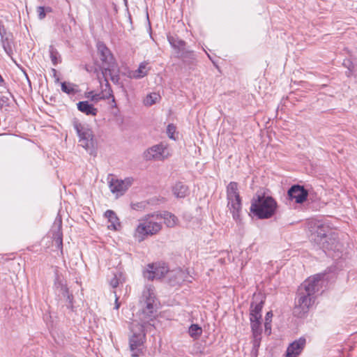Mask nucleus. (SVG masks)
<instances>
[{
  "label": "nucleus",
  "instance_id": "nucleus-52",
  "mask_svg": "<svg viewBox=\"0 0 357 357\" xmlns=\"http://www.w3.org/2000/svg\"><path fill=\"white\" fill-rule=\"evenodd\" d=\"M46 316H47L46 317H43L44 320H47V317H51L50 314H46Z\"/></svg>",
  "mask_w": 357,
  "mask_h": 357
},
{
  "label": "nucleus",
  "instance_id": "nucleus-24",
  "mask_svg": "<svg viewBox=\"0 0 357 357\" xmlns=\"http://www.w3.org/2000/svg\"><path fill=\"white\" fill-rule=\"evenodd\" d=\"M265 301V294H262L261 293L254 294L250 303V307L252 308L250 312H261Z\"/></svg>",
  "mask_w": 357,
  "mask_h": 357
},
{
  "label": "nucleus",
  "instance_id": "nucleus-8",
  "mask_svg": "<svg viewBox=\"0 0 357 357\" xmlns=\"http://www.w3.org/2000/svg\"><path fill=\"white\" fill-rule=\"evenodd\" d=\"M323 275L320 274L314 275L306 279L298 287V292L314 295L318 292L322 287Z\"/></svg>",
  "mask_w": 357,
  "mask_h": 357
},
{
  "label": "nucleus",
  "instance_id": "nucleus-27",
  "mask_svg": "<svg viewBox=\"0 0 357 357\" xmlns=\"http://www.w3.org/2000/svg\"><path fill=\"white\" fill-rule=\"evenodd\" d=\"M1 43L8 56L12 57L13 54V33L9 32L8 35L1 38Z\"/></svg>",
  "mask_w": 357,
  "mask_h": 357
},
{
  "label": "nucleus",
  "instance_id": "nucleus-30",
  "mask_svg": "<svg viewBox=\"0 0 357 357\" xmlns=\"http://www.w3.org/2000/svg\"><path fill=\"white\" fill-rule=\"evenodd\" d=\"M104 79V81L105 82V89H102V93L103 95H105V98H106L107 99H109L110 98H112V102L114 103V105H112V107H116V102H115V98H114V96L113 95V91H112V89L111 88V86L109 83V81H108V79L107 78V75H105V77H103L102 75H101V79Z\"/></svg>",
  "mask_w": 357,
  "mask_h": 357
},
{
  "label": "nucleus",
  "instance_id": "nucleus-53",
  "mask_svg": "<svg viewBox=\"0 0 357 357\" xmlns=\"http://www.w3.org/2000/svg\"><path fill=\"white\" fill-rule=\"evenodd\" d=\"M63 357H76V356H75L74 355H72V354H68V355H66Z\"/></svg>",
  "mask_w": 357,
  "mask_h": 357
},
{
  "label": "nucleus",
  "instance_id": "nucleus-4",
  "mask_svg": "<svg viewBox=\"0 0 357 357\" xmlns=\"http://www.w3.org/2000/svg\"><path fill=\"white\" fill-rule=\"evenodd\" d=\"M250 215L258 220L268 219V196L266 192H257L251 200Z\"/></svg>",
  "mask_w": 357,
  "mask_h": 357
},
{
  "label": "nucleus",
  "instance_id": "nucleus-40",
  "mask_svg": "<svg viewBox=\"0 0 357 357\" xmlns=\"http://www.w3.org/2000/svg\"><path fill=\"white\" fill-rule=\"evenodd\" d=\"M278 205L276 202L271 197H269V218L275 214Z\"/></svg>",
  "mask_w": 357,
  "mask_h": 357
},
{
  "label": "nucleus",
  "instance_id": "nucleus-41",
  "mask_svg": "<svg viewBox=\"0 0 357 357\" xmlns=\"http://www.w3.org/2000/svg\"><path fill=\"white\" fill-rule=\"evenodd\" d=\"M88 93L89 95L86 97L90 98L91 101L98 102L101 99H107L103 94L102 96L100 93L93 94V91H90Z\"/></svg>",
  "mask_w": 357,
  "mask_h": 357
},
{
  "label": "nucleus",
  "instance_id": "nucleus-6",
  "mask_svg": "<svg viewBox=\"0 0 357 357\" xmlns=\"http://www.w3.org/2000/svg\"><path fill=\"white\" fill-rule=\"evenodd\" d=\"M96 47L102 64L100 67L101 74L105 77V75H107V71H111L115 67V59L104 42L98 41Z\"/></svg>",
  "mask_w": 357,
  "mask_h": 357
},
{
  "label": "nucleus",
  "instance_id": "nucleus-5",
  "mask_svg": "<svg viewBox=\"0 0 357 357\" xmlns=\"http://www.w3.org/2000/svg\"><path fill=\"white\" fill-rule=\"evenodd\" d=\"M149 218L147 215V218L140 220V223L135 229V237L138 238L139 242L144 241L148 236L158 234L162 229L160 222L150 220Z\"/></svg>",
  "mask_w": 357,
  "mask_h": 357
},
{
  "label": "nucleus",
  "instance_id": "nucleus-16",
  "mask_svg": "<svg viewBox=\"0 0 357 357\" xmlns=\"http://www.w3.org/2000/svg\"><path fill=\"white\" fill-rule=\"evenodd\" d=\"M148 216L155 217L156 219H163L164 223L167 227H174L178 222V219L174 214L166 211L156 214H149Z\"/></svg>",
  "mask_w": 357,
  "mask_h": 357
},
{
  "label": "nucleus",
  "instance_id": "nucleus-37",
  "mask_svg": "<svg viewBox=\"0 0 357 357\" xmlns=\"http://www.w3.org/2000/svg\"><path fill=\"white\" fill-rule=\"evenodd\" d=\"M158 95L156 93L149 94L146 96L144 103L147 106H151L154 105L158 99Z\"/></svg>",
  "mask_w": 357,
  "mask_h": 357
},
{
  "label": "nucleus",
  "instance_id": "nucleus-33",
  "mask_svg": "<svg viewBox=\"0 0 357 357\" xmlns=\"http://www.w3.org/2000/svg\"><path fill=\"white\" fill-rule=\"evenodd\" d=\"M50 56L54 66L61 63V57L57 50L52 45L49 47Z\"/></svg>",
  "mask_w": 357,
  "mask_h": 357
},
{
  "label": "nucleus",
  "instance_id": "nucleus-35",
  "mask_svg": "<svg viewBox=\"0 0 357 357\" xmlns=\"http://www.w3.org/2000/svg\"><path fill=\"white\" fill-rule=\"evenodd\" d=\"M75 85L67 82H63L61 83V91L68 95H74L77 91L74 89Z\"/></svg>",
  "mask_w": 357,
  "mask_h": 357
},
{
  "label": "nucleus",
  "instance_id": "nucleus-43",
  "mask_svg": "<svg viewBox=\"0 0 357 357\" xmlns=\"http://www.w3.org/2000/svg\"><path fill=\"white\" fill-rule=\"evenodd\" d=\"M109 284L113 288H116L119 284V278L117 273L114 275V278L110 280Z\"/></svg>",
  "mask_w": 357,
  "mask_h": 357
},
{
  "label": "nucleus",
  "instance_id": "nucleus-31",
  "mask_svg": "<svg viewBox=\"0 0 357 357\" xmlns=\"http://www.w3.org/2000/svg\"><path fill=\"white\" fill-rule=\"evenodd\" d=\"M148 65L147 61H143L139 63L138 68L133 72L132 77L134 79H141L148 75V70H146Z\"/></svg>",
  "mask_w": 357,
  "mask_h": 357
},
{
  "label": "nucleus",
  "instance_id": "nucleus-22",
  "mask_svg": "<svg viewBox=\"0 0 357 357\" xmlns=\"http://www.w3.org/2000/svg\"><path fill=\"white\" fill-rule=\"evenodd\" d=\"M77 107L79 112L87 116H96L98 112V109L88 100L79 101L77 103Z\"/></svg>",
  "mask_w": 357,
  "mask_h": 357
},
{
  "label": "nucleus",
  "instance_id": "nucleus-26",
  "mask_svg": "<svg viewBox=\"0 0 357 357\" xmlns=\"http://www.w3.org/2000/svg\"><path fill=\"white\" fill-rule=\"evenodd\" d=\"M238 184L235 181H231L227 186V199L228 200H237L241 199L238 188Z\"/></svg>",
  "mask_w": 357,
  "mask_h": 357
},
{
  "label": "nucleus",
  "instance_id": "nucleus-17",
  "mask_svg": "<svg viewBox=\"0 0 357 357\" xmlns=\"http://www.w3.org/2000/svg\"><path fill=\"white\" fill-rule=\"evenodd\" d=\"M288 194L291 199H294L297 203H303L306 200L308 193L302 186L294 185L288 191Z\"/></svg>",
  "mask_w": 357,
  "mask_h": 357
},
{
  "label": "nucleus",
  "instance_id": "nucleus-28",
  "mask_svg": "<svg viewBox=\"0 0 357 357\" xmlns=\"http://www.w3.org/2000/svg\"><path fill=\"white\" fill-rule=\"evenodd\" d=\"M109 186L111 192L113 193L123 194L126 191L125 182H123V180L112 178L109 181Z\"/></svg>",
  "mask_w": 357,
  "mask_h": 357
},
{
  "label": "nucleus",
  "instance_id": "nucleus-49",
  "mask_svg": "<svg viewBox=\"0 0 357 357\" xmlns=\"http://www.w3.org/2000/svg\"><path fill=\"white\" fill-rule=\"evenodd\" d=\"M264 328H265V331H266L268 330V314H265V317H264Z\"/></svg>",
  "mask_w": 357,
  "mask_h": 357
},
{
  "label": "nucleus",
  "instance_id": "nucleus-2",
  "mask_svg": "<svg viewBox=\"0 0 357 357\" xmlns=\"http://www.w3.org/2000/svg\"><path fill=\"white\" fill-rule=\"evenodd\" d=\"M310 231L312 239L324 250L335 248L336 238L329 226L320 221H312L310 223Z\"/></svg>",
  "mask_w": 357,
  "mask_h": 357
},
{
  "label": "nucleus",
  "instance_id": "nucleus-23",
  "mask_svg": "<svg viewBox=\"0 0 357 357\" xmlns=\"http://www.w3.org/2000/svg\"><path fill=\"white\" fill-rule=\"evenodd\" d=\"M54 286L56 289H60V292L64 297H67L68 300L70 303L72 302L73 298V294H69V290L67 286L63 283V280L61 279L60 275L58 273V271L55 272V278L54 280Z\"/></svg>",
  "mask_w": 357,
  "mask_h": 357
},
{
  "label": "nucleus",
  "instance_id": "nucleus-25",
  "mask_svg": "<svg viewBox=\"0 0 357 357\" xmlns=\"http://www.w3.org/2000/svg\"><path fill=\"white\" fill-rule=\"evenodd\" d=\"M174 195L177 198H184L189 195V188L183 182L178 181L172 187Z\"/></svg>",
  "mask_w": 357,
  "mask_h": 357
},
{
  "label": "nucleus",
  "instance_id": "nucleus-38",
  "mask_svg": "<svg viewBox=\"0 0 357 357\" xmlns=\"http://www.w3.org/2000/svg\"><path fill=\"white\" fill-rule=\"evenodd\" d=\"M10 107V100L8 96H0V109H3L4 107Z\"/></svg>",
  "mask_w": 357,
  "mask_h": 357
},
{
  "label": "nucleus",
  "instance_id": "nucleus-15",
  "mask_svg": "<svg viewBox=\"0 0 357 357\" xmlns=\"http://www.w3.org/2000/svg\"><path fill=\"white\" fill-rule=\"evenodd\" d=\"M298 301L296 306L303 311H307L314 304L315 296L314 295H308L307 294L297 293Z\"/></svg>",
  "mask_w": 357,
  "mask_h": 357
},
{
  "label": "nucleus",
  "instance_id": "nucleus-19",
  "mask_svg": "<svg viewBox=\"0 0 357 357\" xmlns=\"http://www.w3.org/2000/svg\"><path fill=\"white\" fill-rule=\"evenodd\" d=\"M167 40L171 47L174 50L176 55L186 50V42L181 39L177 35H168Z\"/></svg>",
  "mask_w": 357,
  "mask_h": 357
},
{
  "label": "nucleus",
  "instance_id": "nucleus-11",
  "mask_svg": "<svg viewBox=\"0 0 357 357\" xmlns=\"http://www.w3.org/2000/svg\"><path fill=\"white\" fill-rule=\"evenodd\" d=\"M53 241L56 248L63 253V231H62V218L58 214L54 220L52 229Z\"/></svg>",
  "mask_w": 357,
  "mask_h": 357
},
{
  "label": "nucleus",
  "instance_id": "nucleus-18",
  "mask_svg": "<svg viewBox=\"0 0 357 357\" xmlns=\"http://www.w3.org/2000/svg\"><path fill=\"white\" fill-rule=\"evenodd\" d=\"M305 344V338H299L298 340L294 341L287 348V357H297L302 351Z\"/></svg>",
  "mask_w": 357,
  "mask_h": 357
},
{
  "label": "nucleus",
  "instance_id": "nucleus-47",
  "mask_svg": "<svg viewBox=\"0 0 357 357\" xmlns=\"http://www.w3.org/2000/svg\"><path fill=\"white\" fill-rule=\"evenodd\" d=\"M17 66H18V68H19L22 70V72L23 73L24 76H25V77H26V79L27 82H29V84H31V81H30V79H29V75H28V74H27V73H26V70H25L22 66H20V65H18V64H17Z\"/></svg>",
  "mask_w": 357,
  "mask_h": 357
},
{
  "label": "nucleus",
  "instance_id": "nucleus-10",
  "mask_svg": "<svg viewBox=\"0 0 357 357\" xmlns=\"http://www.w3.org/2000/svg\"><path fill=\"white\" fill-rule=\"evenodd\" d=\"M168 271V267L165 264L153 263L147 265V268L143 272V275L149 280H153L164 278L165 275H167Z\"/></svg>",
  "mask_w": 357,
  "mask_h": 357
},
{
  "label": "nucleus",
  "instance_id": "nucleus-29",
  "mask_svg": "<svg viewBox=\"0 0 357 357\" xmlns=\"http://www.w3.org/2000/svg\"><path fill=\"white\" fill-rule=\"evenodd\" d=\"M105 216L108 219V221L111 223V225H108V229L117 230V226L120 227V223L119 222V220L115 212L112 210H107L105 212Z\"/></svg>",
  "mask_w": 357,
  "mask_h": 357
},
{
  "label": "nucleus",
  "instance_id": "nucleus-32",
  "mask_svg": "<svg viewBox=\"0 0 357 357\" xmlns=\"http://www.w3.org/2000/svg\"><path fill=\"white\" fill-rule=\"evenodd\" d=\"M100 67L102 66H96L93 64H85L84 66V69L89 73L95 74L99 80L100 84H101V73H100V71H101Z\"/></svg>",
  "mask_w": 357,
  "mask_h": 357
},
{
  "label": "nucleus",
  "instance_id": "nucleus-13",
  "mask_svg": "<svg viewBox=\"0 0 357 357\" xmlns=\"http://www.w3.org/2000/svg\"><path fill=\"white\" fill-rule=\"evenodd\" d=\"M166 147L162 144L153 145L149 148L144 153V158L146 160H158L164 158V153Z\"/></svg>",
  "mask_w": 357,
  "mask_h": 357
},
{
  "label": "nucleus",
  "instance_id": "nucleus-12",
  "mask_svg": "<svg viewBox=\"0 0 357 357\" xmlns=\"http://www.w3.org/2000/svg\"><path fill=\"white\" fill-rule=\"evenodd\" d=\"M187 274L181 268H178L172 271H169L166 276L167 283L172 286L175 287L180 285L185 280Z\"/></svg>",
  "mask_w": 357,
  "mask_h": 357
},
{
  "label": "nucleus",
  "instance_id": "nucleus-14",
  "mask_svg": "<svg viewBox=\"0 0 357 357\" xmlns=\"http://www.w3.org/2000/svg\"><path fill=\"white\" fill-rule=\"evenodd\" d=\"M176 57L181 60L183 63L188 66L190 69H193L197 63V55L193 50H185Z\"/></svg>",
  "mask_w": 357,
  "mask_h": 357
},
{
  "label": "nucleus",
  "instance_id": "nucleus-42",
  "mask_svg": "<svg viewBox=\"0 0 357 357\" xmlns=\"http://www.w3.org/2000/svg\"><path fill=\"white\" fill-rule=\"evenodd\" d=\"M114 68H112V70L111 71H107V73H109V76H110V79L111 81L114 84H116V85H120L121 84V83H120L119 80H120V77H119V75H113L112 74V71H113Z\"/></svg>",
  "mask_w": 357,
  "mask_h": 357
},
{
  "label": "nucleus",
  "instance_id": "nucleus-54",
  "mask_svg": "<svg viewBox=\"0 0 357 357\" xmlns=\"http://www.w3.org/2000/svg\"><path fill=\"white\" fill-rule=\"evenodd\" d=\"M125 1H126V0H124Z\"/></svg>",
  "mask_w": 357,
  "mask_h": 357
},
{
  "label": "nucleus",
  "instance_id": "nucleus-9",
  "mask_svg": "<svg viewBox=\"0 0 357 357\" xmlns=\"http://www.w3.org/2000/svg\"><path fill=\"white\" fill-rule=\"evenodd\" d=\"M262 314H250V320L253 337L252 350L257 351L260 345L262 333Z\"/></svg>",
  "mask_w": 357,
  "mask_h": 357
},
{
  "label": "nucleus",
  "instance_id": "nucleus-21",
  "mask_svg": "<svg viewBox=\"0 0 357 357\" xmlns=\"http://www.w3.org/2000/svg\"><path fill=\"white\" fill-rule=\"evenodd\" d=\"M166 201L164 197H153L147 201H142L136 203L131 204V208L133 210L142 211L146 208V206L149 204L151 205H158L162 203H165Z\"/></svg>",
  "mask_w": 357,
  "mask_h": 357
},
{
  "label": "nucleus",
  "instance_id": "nucleus-7",
  "mask_svg": "<svg viewBox=\"0 0 357 357\" xmlns=\"http://www.w3.org/2000/svg\"><path fill=\"white\" fill-rule=\"evenodd\" d=\"M141 303L143 307L148 312H153L158 309L160 303L155 294V287L152 284H147L142 292Z\"/></svg>",
  "mask_w": 357,
  "mask_h": 357
},
{
  "label": "nucleus",
  "instance_id": "nucleus-1",
  "mask_svg": "<svg viewBox=\"0 0 357 357\" xmlns=\"http://www.w3.org/2000/svg\"><path fill=\"white\" fill-rule=\"evenodd\" d=\"M130 318L129 329L131 335L129 337V347L132 357H139L144 354V343L146 340V333L152 328H155L158 316L155 314H132Z\"/></svg>",
  "mask_w": 357,
  "mask_h": 357
},
{
  "label": "nucleus",
  "instance_id": "nucleus-3",
  "mask_svg": "<svg viewBox=\"0 0 357 357\" xmlns=\"http://www.w3.org/2000/svg\"><path fill=\"white\" fill-rule=\"evenodd\" d=\"M72 123L79 137L80 146L85 149L90 155H95L96 153L97 142L94 138L91 128L88 124L82 123L77 118H74Z\"/></svg>",
  "mask_w": 357,
  "mask_h": 357
},
{
  "label": "nucleus",
  "instance_id": "nucleus-20",
  "mask_svg": "<svg viewBox=\"0 0 357 357\" xmlns=\"http://www.w3.org/2000/svg\"><path fill=\"white\" fill-rule=\"evenodd\" d=\"M227 207L232 214L233 219L235 221L241 220V212L242 210V199L228 200Z\"/></svg>",
  "mask_w": 357,
  "mask_h": 357
},
{
  "label": "nucleus",
  "instance_id": "nucleus-36",
  "mask_svg": "<svg viewBox=\"0 0 357 357\" xmlns=\"http://www.w3.org/2000/svg\"><path fill=\"white\" fill-rule=\"evenodd\" d=\"M50 7L38 6L37 8L38 17L40 20H43L46 17V12H51Z\"/></svg>",
  "mask_w": 357,
  "mask_h": 357
},
{
  "label": "nucleus",
  "instance_id": "nucleus-34",
  "mask_svg": "<svg viewBox=\"0 0 357 357\" xmlns=\"http://www.w3.org/2000/svg\"><path fill=\"white\" fill-rule=\"evenodd\" d=\"M188 333L193 338L199 337L202 333V328L199 325L192 324L189 327Z\"/></svg>",
  "mask_w": 357,
  "mask_h": 357
},
{
  "label": "nucleus",
  "instance_id": "nucleus-51",
  "mask_svg": "<svg viewBox=\"0 0 357 357\" xmlns=\"http://www.w3.org/2000/svg\"><path fill=\"white\" fill-rule=\"evenodd\" d=\"M36 246L34 245H32L31 247H29L27 249L29 250V251H31V252H38V249H35Z\"/></svg>",
  "mask_w": 357,
  "mask_h": 357
},
{
  "label": "nucleus",
  "instance_id": "nucleus-46",
  "mask_svg": "<svg viewBox=\"0 0 357 357\" xmlns=\"http://www.w3.org/2000/svg\"><path fill=\"white\" fill-rule=\"evenodd\" d=\"M132 181L133 179L132 178H126L125 180H123V182H125V187L126 190L128 189L129 187L131 186Z\"/></svg>",
  "mask_w": 357,
  "mask_h": 357
},
{
  "label": "nucleus",
  "instance_id": "nucleus-44",
  "mask_svg": "<svg viewBox=\"0 0 357 357\" xmlns=\"http://www.w3.org/2000/svg\"><path fill=\"white\" fill-rule=\"evenodd\" d=\"M8 35L6 29L1 20H0V36L1 38Z\"/></svg>",
  "mask_w": 357,
  "mask_h": 357
},
{
  "label": "nucleus",
  "instance_id": "nucleus-48",
  "mask_svg": "<svg viewBox=\"0 0 357 357\" xmlns=\"http://www.w3.org/2000/svg\"><path fill=\"white\" fill-rule=\"evenodd\" d=\"M52 75L56 78L55 82H59V78L57 77V71L55 68H52Z\"/></svg>",
  "mask_w": 357,
  "mask_h": 357
},
{
  "label": "nucleus",
  "instance_id": "nucleus-39",
  "mask_svg": "<svg viewBox=\"0 0 357 357\" xmlns=\"http://www.w3.org/2000/svg\"><path fill=\"white\" fill-rule=\"evenodd\" d=\"M176 128L173 123L168 124L167 127V133L168 137L174 140H176V137L174 136V134L176 132Z\"/></svg>",
  "mask_w": 357,
  "mask_h": 357
},
{
  "label": "nucleus",
  "instance_id": "nucleus-50",
  "mask_svg": "<svg viewBox=\"0 0 357 357\" xmlns=\"http://www.w3.org/2000/svg\"><path fill=\"white\" fill-rule=\"evenodd\" d=\"M118 299L119 298L117 297H116L115 306L114 307V310H118L119 308V306H120V303H119Z\"/></svg>",
  "mask_w": 357,
  "mask_h": 357
},
{
  "label": "nucleus",
  "instance_id": "nucleus-45",
  "mask_svg": "<svg viewBox=\"0 0 357 357\" xmlns=\"http://www.w3.org/2000/svg\"><path fill=\"white\" fill-rule=\"evenodd\" d=\"M348 63H347L346 61H344V65L348 68L350 70H352L354 68H355L356 67H357V63L355 62V63H351L348 61H347Z\"/></svg>",
  "mask_w": 357,
  "mask_h": 357
}]
</instances>
